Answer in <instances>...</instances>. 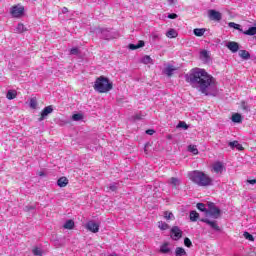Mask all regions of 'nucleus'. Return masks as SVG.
<instances>
[{
	"mask_svg": "<svg viewBox=\"0 0 256 256\" xmlns=\"http://www.w3.org/2000/svg\"><path fill=\"white\" fill-rule=\"evenodd\" d=\"M229 27H233V29H237V30L240 29L239 24H236L235 22H230L229 23Z\"/></svg>",
	"mask_w": 256,
	"mask_h": 256,
	"instance_id": "37998d69",
	"label": "nucleus"
},
{
	"mask_svg": "<svg viewBox=\"0 0 256 256\" xmlns=\"http://www.w3.org/2000/svg\"><path fill=\"white\" fill-rule=\"evenodd\" d=\"M229 147H231V149H237V151H243V149H245L243 147V145H241L239 143V141H232V142H229Z\"/></svg>",
	"mask_w": 256,
	"mask_h": 256,
	"instance_id": "4468645a",
	"label": "nucleus"
},
{
	"mask_svg": "<svg viewBox=\"0 0 256 256\" xmlns=\"http://www.w3.org/2000/svg\"><path fill=\"white\" fill-rule=\"evenodd\" d=\"M207 29L205 28H195L193 33L196 37H203L206 33Z\"/></svg>",
	"mask_w": 256,
	"mask_h": 256,
	"instance_id": "f3484780",
	"label": "nucleus"
},
{
	"mask_svg": "<svg viewBox=\"0 0 256 256\" xmlns=\"http://www.w3.org/2000/svg\"><path fill=\"white\" fill-rule=\"evenodd\" d=\"M68 11L69 10L66 7H64L63 13H67Z\"/></svg>",
	"mask_w": 256,
	"mask_h": 256,
	"instance_id": "3c124183",
	"label": "nucleus"
},
{
	"mask_svg": "<svg viewBox=\"0 0 256 256\" xmlns=\"http://www.w3.org/2000/svg\"><path fill=\"white\" fill-rule=\"evenodd\" d=\"M27 31V28L23 23H19L16 27V33H25Z\"/></svg>",
	"mask_w": 256,
	"mask_h": 256,
	"instance_id": "a878e982",
	"label": "nucleus"
},
{
	"mask_svg": "<svg viewBox=\"0 0 256 256\" xmlns=\"http://www.w3.org/2000/svg\"><path fill=\"white\" fill-rule=\"evenodd\" d=\"M78 54H79V48L70 49V55H78Z\"/></svg>",
	"mask_w": 256,
	"mask_h": 256,
	"instance_id": "a19ab883",
	"label": "nucleus"
},
{
	"mask_svg": "<svg viewBox=\"0 0 256 256\" xmlns=\"http://www.w3.org/2000/svg\"><path fill=\"white\" fill-rule=\"evenodd\" d=\"M10 13L12 17L19 19V17H23V15L25 14V7L21 5L12 6Z\"/></svg>",
	"mask_w": 256,
	"mask_h": 256,
	"instance_id": "39448f33",
	"label": "nucleus"
},
{
	"mask_svg": "<svg viewBox=\"0 0 256 256\" xmlns=\"http://www.w3.org/2000/svg\"><path fill=\"white\" fill-rule=\"evenodd\" d=\"M200 221H202V223H206V225H209V227H211V229H214V231H221V228L219 227V224H217V221H211L207 218H202Z\"/></svg>",
	"mask_w": 256,
	"mask_h": 256,
	"instance_id": "9d476101",
	"label": "nucleus"
},
{
	"mask_svg": "<svg viewBox=\"0 0 256 256\" xmlns=\"http://www.w3.org/2000/svg\"><path fill=\"white\" fill-rule=\"evenodd\" d=\"M113 89V83L109 82V78L100 76L94 83V90L98 93H109Z\"/></svg>",
	"mask_w": 256,
	"mask_h": 256,
	"instance_id": "7ed1b4c3",
	"label": "nucleus"
},
{
	"mask_svg": "<svg viewBox=\"0 0 256 256\" xmlns=\"http://www.w3.org/2000/svg\"><path fill=\"white\" fill-rule=\"evenodd\" d=\"M110 256H117V254H112V255H110Z\"/></svg>",
	"mask_w": 256,
	"mask_h": 256,
	"instance_id": "603ef678",
	"label": "nucleus"
},
{
	"mask_svg": "<svg viewBox=\"0 0 256 256\" xmlns=\"http://www.w3.org/2000/svg\"><path fill=\"white\" fill-rule=\"evenodd\" d=\"M170 183L174 189H177V187H179V185L181 184V182L176 177H172L170 179Z\"/></svg>",
	"mask_w": 256,
	"mask_h": 256,
	"instance_id": "393cba45",
	"label": "nucleus"
},
{
	"mask_svg": "<svg viewBox=\"0 0 256 256\" xmlns=\"http://www.w3.org/2000/svg\"><path fill=\"white\" fill-rule=\"evenodd\" d=\"M53 113V106H47L45 107L39 117V121H43L47 115H51Z\"/></svg>",
	"mask_w": 256,
	"mask_h": 256,
	"instance_id": "9b49d317",
	"label": "nucleus"
},
{
	"mask_svg": "<svg viewBox=\"0 0 256 256\" xmlns=\"http://www.w3.org/2000/svg\"><path fill=\"white\" fill-rule=\"evenodd\" d=\"M187 83L194 89H198L203 95H209V88L215 85V78L209 75L205 69L195 68L192 69L186 77Z\"/></svg>",
	"mask_w": 256,
	"mask_h": 256,
	"instance_id": "f257e3e1",
	"label": "nucleus"
},
{
	"mask_svg": "<svg viewBox=\"0 0 256 256\" xmlns=\"http://www.w3.org/2000/svg\"><path fill=\"white\" fill-rule=\"evenodd\" d=\"M32 253H33V255H36V256H42L43 255V251L39 247H34L32 249Z\"/></svg>",
	"mask_w": 256,
	"mask_h": 256,
	"instance_id": "2f4dec72",
	"label": "nucleus"
},
{
	"mask_svg": "<svg viewBox=\"0 0 256 256\" xmlns=\"http://www.w3.org/2000/svg\"><path fill=\"white\" fill-rule=\"evenodd\" d=\"M188 151H190V153H193V155H199V150L197 149L196 145H189Z\"/></svg>",
	"mask_w": 256,
	"mask_h": 256,
	"instance_id": "c85d7f7f",
	"label": "nucleus"
},
{
	"mask_svg": "<svg viewBox=\"0 0 256 256\" xmlns=\"http://www.w3.org/2000/svg\"><path fill=\"white\" fill-rule=\"evenodd\" d=\"M30 107H31V109H37V99L36 98L30 99Z\"/></svg>",
	"mask_w": 256,
	"mask_h": 256,
	"instance_id": "f704fd0d",
	"label": "nucleus"
},
{
	"mask_svg": "<svg viewBox=\"0 0 256 256\" xmlns=\"http://www.w3.org/2000/svg\"><path fill=\"white\" fill-rule=\"evenodd\" d=\"M178 35L179 34L177 33V30H175V29H170L166 33V37H168V39H175Z\"/></svg>",
	"mask_w": 256,
	"mask_h": 256,
	"instance_id": "aec40b11",
	"label": "nucleus"
},
{
	"mask_svg": "<svg viewBox=\"0 0 256 256\" xmlns=\"http://www.w3.org/2000/svg\"><path fill=\"white\" fill-rule=\"evenodd\" d=\"M63 228H64V229H69V230L74 229V228H75V221H73V220H67V221L65 222V224L63 225Z\"/></svg>",
	"mask_w": 256,
	"mask_h": 256,
	"instance_id": "5701e85b",
	"label": "nucleus"
},
{
	"mask_svg": "<svg viewBox=\"0 0 256 256\" xmlns=\"http://www.w3.org/2000/svg\"><path fill=\"white\" fill-rule=\"evenodd\" d=\"M146 134H147V135H154V134H155V130H153V129H148V130H146Z\"/></svg>",
	"mask_w": 256,
	"mask_h": 256,
	"instance_id": "a18cd8bd",
	"label": "nucleus"
},
{
	"mask_svg": "<svg viewBox=\"0 0 256 256\" xmlns=\"http://www.w3.org/2000/svg\"><path fill=\"white\" fill-rule=\"evenodd\" d=\"M99 227V223H96L94 221H89L88 223H86V229L91 233H99Z\"/></svg>",
	"mask_w": 256,
	"mask_h": 256,
	"instance_id": "1a4fd4ad",
	"label": "nucleus"
},
{
	"mask_svg": "<svg viewBox=\"0 0 256 256\" xmlns=\"http://www.w3.org/2000/svg\"><path fill=\"white\" fill-rule=\"evenodd\" d=\"M201 59H205V61H209V52L207 50H202L200 52Z\"/></svg>",
	"mask_w": 256,
	"mask_h": 256,
	"instance_id": "7c9ffc66",
	"label": "nucleus"
},
{
	"mask_svg": "<svg viewBox=\"0 0 256 256\" xmlns=\"http://www.w3.org/2000/svg\"><path fill=\"white\" fill-rule=\"evenodd\" d=\"M197 209H198L199 211H202V212H204V213H207V208H205V204H203V203H198V204H197Z\"/></svg>",
	"mask_w": 256,
	"mask_h": 256,
	"instance_id": "c9c22d12",
	"label": "nucleus"
},
{
	"mask_svg": "<svg viewBox=\"0 0 256 256\" xmlns=\"http://www.w3.org/2000/svg\"><path fill=\"white\" fill-rule=\"evenodd\" d=\"M175 255L176 256H185V255H187V252L185 251V248L177 247L175 250Z\"/></svg>",
	"mask_w": 256,
	"mask_h": 256,
	"instance_id": "b1692460",
	"label": "nucleus"
},
{
	"mask_svg": "<svg viewBox=\"0 0 256 256\" xmlns=\"http://www.w3.org/2000/svg\"><path fill=\"white\" fill-rule=\"evenodd\" d=\"M141 47H145V41L140 40L138 41V44H129L128 45V49H130L131 51H135L137 49H141Z\"/></svg>",
	"mask_w": 256,
	"mask_h": 256,
	"instance_id": "ddd939ff",
	"label": "nucleus"
},
{
	"mask_svg": "<svg viewBox=\"0 0 256 256\" xmlns=\"http://www.w3.org/2000/svg\"><path fill=\"white\" fill-rule=\"evenodd\" d=\"M160 253H171V248H169V242H165L160 247Z\"/></svg>",
	"mask_w": 256,
	"mask_h": 256,
	"instance_id": "6ab92c4d",
	"label": "nucleus"
},
{
	"mask_svg": "<svg viewBox=\"0 0 256 256\" xmlns=\"http://www.w3.org/2000/svg\"><path fill=\"white\" fill-rule=\"evenodd\" d=\"M178 127H182V129H189V126L187 125V123L183 121L179 122Z\"/></svg>",
	"mask_w": 256,
	"mask_h": 256,
	"instance_id": "79ce46f5",
	"label": "nucleus"
},
{
	"mask_svg": "<svg viewBox=\"0 0 256 256\" xmlns=\"http://www.w3.org/2000/svg\"><path fill=\"white\" fill-rule=\"evenodd\" d=\"M58 187H65L66 185H69V179L67 177L62 176L57 180Z\"/></svg>",
	"mask_w": 256,
	"mask_h": 256,
	"instance_id": "2eb2a0df",
	"label": "nucleus"
},
{
	"mask_svg": "<svg viewBox=\"0 0 256 256\" xmlns=\"http://www.w3.org/2000/svg\"><path fill=\"white\" fill-rule=\"evenodd\" d=\"M212 171L213 173H216V175H223V172L226 171V168L223 162L217 161L212 164Z\"/></svg>",
	"mask_w": 256,
	"mask_h": 256,
	"instance_id": "423d86ee",
	"label": "nucleus"
},
{
	"mask_svg": "<svg viewBox=\"0 0 256 256\" xmlns=\"http://www.w3.org/2000/svg\"><path fill=\"white\" fill-rule=\"evenodd\" d=\"M199 219V214L197 211L193 210L190 212V221L195 222Z\"/></svg>",
	"mask_w": 256,
	"mask_h": 256,
	"instance_id": "bb28decb",
	"label": "nucleus"
},
{
	"mask_svg": "<svg viewBox=\"0 0 256 256\" xmlns=\"http://www.w3.org/2000/svg\"><path fill=\"white\" fill-rule=\"evenodd\" d=\"M170 233L171 239H173V241H179V239L183 237V231L181 230V228H179V226H173L170 230Z\"/></svg>",
	"mask_w": 256,
	"mask_h": 256,
	"instance_id": "0eeeda50",
	"label": "nucleus"
},
{
	"mask_svg": "<svg viewBox=\"0 0 256 256\" xmlns=\"http://www.w3.org/2000/svg\"><path fill=\"white\" fill-rule=\"evenodd\" d=\"M107 191H112V192L117 191V185L111 184L110 186L107 187Z\"/></svg>",
	"mask_w": 256,
	"mask_h": 256,
	"instance_id": "ea45409f",
	"label": "nucleus"
},
{
	"mask_svg": "<svg viewBox=\"0 0 256 256\" xmlns=\"http://www.w3.org/2000/svg\"><path fill=\"white\" fill-rule=\"evenodd\" d=\"M239 57H241V59H244L245 61H248V59H251V54L247 50H240Z\"/></svg>",
	"mask_w": 256,
	"mask_h": 256,
	"instance_id": "a211bd4d",
	"label": "nucleus"
},
{
	"mask_svg": "<svg viewBox=\"0 0 256 256\" xmlns=\"http://www.w3.org/2000/svg\"><path fill=\"white\" fill-rule=\"evenodd\" d=\"M6 98L9 99V101L17 98V91L15 90H9L6 94Z\"/></svg>",
	"mask_w": 256,
	"mask_h": 256,
	"instance_id": "4be33fe9",
	"label": "nucleus"
},
{
	"mask_svg": "<svg viewBox=\"0 0 256 256\" xmlns=\"http://www.w3.org/2000/svg\"><path fill=\"white\" fill-rule=\"evenodd\" d=\"M83 119V114L77 113L72 116L73 121H81Z\"/></svg>",
	"mask_w": 256,
	"mask_h": 256,
	"instance_id": "72a5a7b5",
	"label": "nucleus"
},
{
	"mask_svg": "<svg viewBox=\"0 0 256 256\" xmlns=\"http://www.w3.org/2000/svg\"><path fill=\"white\" fill-rule=\"evenodd\" d=\"M206 215H210L213 219H219L221 217V209L215 206V203H208V209L206 211Z\"/></svg>",
	"mask_w": 256,
	"mask_h": 256,
	"instance_id": "20e7f679",
	"label": "nucleus"
},
{
	"mask_svg": "<svg viewBox=\"0 0 256 256\" xmlns=\"http://www.w3.org/2000/svg\"><path fill=\"white\" fill-rule=\"evenodd\" d=\"M188 178L192 183L198 185V187H211V185H213V178L201 170L190 172Z\"/></svg>",
	"mask_w": 256,
	"mask_h": 256,
	"instance_id": "f03ea898",
	"label": "nucleus"
},
{
	"mask_svg": "<svg viewBox=\"0 0 256 256\" xmlns=\"http://www.w3.org/2000/svg\"><path fill=\"white\" fill-rule=\"evenodd\" d=\"M168 19H177V14L176 13L169 14Z\"/></svg>",
	"mask_w": 256,
	"mask_h": 256,
	"instance_id": "c03bdc74",
	"label": "nucleus"
},
{
	"mask_svg": "<svg viewBox=\"0 0 256 256\" xmlns=\"http://www.w3.org/2000/svg\"><path fill=\"white\" fill-rule=\"evenodd\" d=\"M233 123H243V117L239 113H235L232 115Z\"/></svg>",
	"mask_w": 256,
	"mask_h": 256,
	"instance_id": "412c9836",
	"label": "nucleus"
},
{
	"mask_svg": "<svg viewBox=\"0 0 256 256\" xmlns=\"http://www.w3.org/2000/svg\"><path fill=\"white\" fill-rule=\"evenodd\" d=\"M39 177H45V172H38Z\"/></svg>",
	"mask_w": 256,
	"mask_h": 256,
	"instance_id": "8fccbe9b",
	"label": "nucleus"
},
{
	"mask_svg": "<svg viewBox=\"0 0 256 256\" xmlns=\"http://www.w3.org/2000/svg\"><path fill=\"white\" fill-rule=\"evenodd\" d=\"M208 17L210 21H221L223 19L221 12L217 10H208Z\"/></svg>",
	"mask_w": 256,
	"mask_h": 256,
	"instance_id": "6e6552de",
	"label": "nucleus"
},
{
	"mask_svg": "<svg viewBox=\"0 0 256 256\" xmlns=\"http://www.w3.org/2000/svg\"><path fill=\"white\" fill-rule=\"evenodd\" d=\"M164 218H166L167 221H171V219H174L175 216H173V212L165 211Z\"/></svg>",
	"mask_w": 256,
	"mask_h": 256,
	"instance_id": "473e14b6",
	"label": "nucleus"
},
{
	"mask_svg": "<svg viewBox=\"0 0 256 256\" xmlns=\"http://www.w3.org/2000/svg\"><path fill=\"white\" fill-rule=\"evenodd\" d=\"M247 183H249L250 185H255L256 179L247 180Z\"/></svg>",
	"mask_w": 256,
	"mask_h": 256,
	"instance_id": "de8ad7c7",
	"label": "nucleus"
},
{
	"mask_svg": "<svg viewBox=\"0 0 256 256\" xmlns=\"http://www.w3.org/2000/svg\"><path fill=\"white\" fill-rule=\"evenodd\" d=\"M168 5H175V0H168Z\"/></svg>",
	"mask_w": 256,
	"mask_h": 256,
	"instance_id": "09e8293b",
	"label": "nucleus"
},
{
	"mask_svg": "<svg viewBox=\"0 0 256 256\" xmlns=\"http://www.w3.org/2000/svg\"><path fill=\"white\" fill-rule=\"evenodd\" d=\"M184 245H185V247H192L193 246V242H191V239H189V238H185L184 239Z\"/></svg>",
	"mask_w": 256,
	"mask_h": 256,
	"instance_id": "4c0bfd02",
	"label": "nucleus"
},
{
	"mask_svg": "<svg viewBox=\"0 0 256 256\" xmlns=\"http://www.w3.org/2000/svg\"><path fill=\"white\" fill-rule=\"evenodd\" d=\"M142 63H144V65L153 64V59H151V56L146 55V56L143 57Z\"/></svg>",
	"mask_w": 256,
	"mask_h": 256,
	"instance_id": "cd10ccee",
	"label": "nucleus"
},
{
	"mask_svg": "<svg viewBox=\"0 0 256 256\" xmlns=\"http://www.w3.org/2000/svg\"><path fill=\"white\" fill-rule=\"evenodd\" d=\"M134 119L141 120V119H143V116L141 114H136L134 116Z\"/></svg>",
	"mask_w": 256,
	"mask_h": 256,
	"instance_id": "49530a36",
	"label": "nucleus"
},
{
	"mask_svg": "<svg viewBox=\"0 0 256 256\" xmlns=\"http://www.w3.org/2000/svg\"><path fill=\"white\" fill-rule=\"evenodd\" d=\"M173 71H177V68L173 67V65H168L165 68L164 73L167 77H173Z\"/></svg>",
	"mask_w": 256,
	"mask_h": 256,
	"instance_id": "dca6fc26",
	"label": "nucleus"
},
{
	"mask_svg": "<svg viewBox=\"0 0 256 256\" xmlns=\"http://www.w3.org/2000/svg\"><path fill=\"white\" fill-rule=\"evenodd\" d=\"M240 107L243 111H249V106H247L246 101H242L241 104H240Z\"/></svg>",
	"mask_w": 256,
	"mask_h": 256,
	"instance_id": "58836bf2",
	"label": "nucleus"
},
{
	"mask_svg": "<svg viewBox=\"0 0 256 256\" xmlns=\"http://www.w3.org/2000/svg\"><path fill=\"white\" fill-rule=\"evenodd\" d=\"M158 227L161 229V231H167V229H169V224L163 221H159Z\"/></svg>",
	"mask_w": 256,
	"mask_h": 256,
	"instance_id": "c756f323",
	"label": "nucleus"
},
{
	"mask_svg": "<svg viewBox=\"0 0 256 256\" xmlns=\"http://www.w3.org/2000/svg\"><path fill=\"white\" fill-rule=\"evenodd\" d=\"M227 47L232 53H237V51H239V43L235 41L228 42Z\"/></svg>",
	"mask_w": 256,
	"mask_h": 256,
	"instance_id": "f8f14e48",
	"label": "nucleus"
},
{
	"mask_svg": "<svg viewBox=\"0 0 256 256\" xmlns=\"http://www.w3.org/2000/svg\"><path fill=\"white\" fill-rule=\"evenodd\" d=\"M244 237L248 239V241H255V238L249 232H244Z\"/></svg>",
	"mask_w": 256,
	"mask_h": 256,
	"instance_id": "e433bc0d",
	"label": "nucleus"
}]
</instances>
